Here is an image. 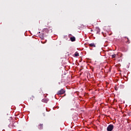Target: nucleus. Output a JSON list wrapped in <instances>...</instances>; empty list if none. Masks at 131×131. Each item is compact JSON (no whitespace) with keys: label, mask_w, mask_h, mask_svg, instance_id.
Here are the masks:
<instances>
[{"label":"nucleus","mask_w":131,"mask_h":131,"mask_svg":"<svg viewBox=\"0 0 131 131\" xmlns=\"http://www.w3.org/2000/svg\"><path fill=\"white\" fill-rule=\"evenodd\" d=\"M64 93H66V91L63 89H61L60 90L58 91L57 93V95L58 96L64 94Z\"/></svg>","instance_id":"1"},{"label":"nucleus","mask_w":131,"mask_h":131,"mask_svg":"<svg viewBox=\"0 0 131 131\" xmlns=\"http://www.w3.org/2000/svg\"><path fill=\"white\" fill-rule=\"evenodd\" d=\"M113 128H114V126L113 124H110L107 127V131H112L113 130Z\"/></svg>","instance_id":"2"},{"label":"nucleus","mask_w":131,"mask_h":131,"mask_svg":"<svg viewBox=\"0 0 131 131\" xmlns=\"http://www.w3.org/2000/svg\"><path fill=\"white\" fill-rule=\"evenodd\" d=\"M89 47H90V48H96V44H95L94 43H91L89 44Z\"/></svg>","instance_id":"3"},{"label":"nucleus","mask_w":131,"mask_h":131,"mask_svg":"<svg viewBox=\"0 0 131 131\" xmlns=\"http://www.w3.org/2000/svg\"><path fill=\"white\" fill-rule=\"evenodd\" d=\"M100 28H99V27H97L96 28V29L95 30V32H96V33L98 34V33H100Z\"/></svg>","instance_id":"4"},{"label":"nucleus","mask_w":131,"mask_h":131,"mask_svg":"<svg viewBox=\"0 0 131 131\" xmlns=\"http://www.w3.org/2000/svg\"><path fill=\"white\" fill-rule=\"evenodd\" d=\"M39 129H42L43 128V124H40L38 126Z\"/></svg>","instance_id":"5"},{"label":"nucleus","mask_w":131,"mask_h":131,"mask_svg":"<svg viewBox=\"0 0 131 131\" xmlns=\"http://www.w3.org/2000/svg\"><path fill=\"white\" fill-rule=\"evenodd\" d=\"M70 39H71V41H75V40H76L75 37H74V36L71 37Z\"/></svg>","instance_id":"6"},{"label":"nucleus","mask_w":131,"mask_h":131,"mask_svg":"<svg viewBox=\"0 0 131 131\" xmlns=\"http://www.w3.org/2000/svg\"><path fill=\"white\" fill-rule=\"evenodd\" d=\"M40 38L41 39H45V37H43V33L39 35Z\"/></svg>","instance_id":"7"},{"label":"nucleus","mask_w":131,"mask_h":131,"mask_svg":"<svg viewBox=\"0 0 131 131\" xmlns=\"http://www.w3.org/2000/svg\"><path fill=\"white\" fill-rule=\"evenodd\" d=\"M74 56H75V57H78V56H79V54H78V53L77 52H75Z\"/></svg>","instance_id":"8"},{"label":"nucleus","mask_w":131,"mask_h":131,"mask_svg":"<svg viewBox=\"0 0 131 131\" xmlns=\"http://www.w3.org/2000/svg\"><path fill=\"white\" fill-rule=\"evenodd\" d=\"M43 31H45V32H49V29H48V28H45L44 29H43Z\"/></svg>","instance_id":"9"},{"label":"nucleus","mask_w":131,"mask_h":131,"mask_svg":"<svg viewBox=\"0 0 131 131\" xmlns=\"http://www.w3.org/2000/svg\"><path fill=\"white\" fill-rule=\"evenodd\" d=\"M41 116H43V117L46 116V112H43Z\"/></svg>","instance_id":"10"},{"label":"nucleus","mask_w":131,"mask_h":131,"mask_svg":"<svg viewBox=\"0 0 131 131\" xmlns=\"http://www.w3.org/2000/svg\"><path fill=\"white\" fill-rule=\"evenodd\" d=\"M112 58H116V54L112 55Z\"/></svg>","instance_id":"11"},{"label":"nucleus","mask_w":131,"mask_h":131,"mask_svg":"<svg viewBox=\"0 0 131 131\" xmlns=\"http://www.w3.org/2000/svg\"><path fill=\"white\" fill-rule=\"evenodd\" d=\"M127 42L128 43H129V39H128V38H127Z\"/></svg>","instance_id":"12"},{"label":"nucleus","mask_w":131,"mask_h":131,"mask_svg":"<svg viewBox=\"0 0 131 131\" xmlns=\"http://www.w3.org/2000/svg\"><path fill=\"white\" fill-rule=\"evenodd\" d=\"M41 43H46V42H42V41H41Z\"/></svg>","instance_id":"13"},{"label":"nucleus","mask_w":131,"mask_h":131,"mask_svg":"<svg viewBox=\"0 0 131 131\" xmlns=\"http://www.w3.org/2000/svg\"><path fill=\"white\" fill-rule=\"evenodd\" d=\"M64 96H66V94H64Z\"/></svg>","instance_id":"14"},{"label":"nucleus","mask_w":131,"mask_h":131,"mask_svg":"<svg viewBox=\"0 0 131 131\" xmlns=\"http://www.w3.org/2000/svg\"><path fill=\"white\" fill-rule=\"evenodd\" d=\"M71 110H74V109H71Z\"/></svg>","instance_id":"15"}]
</instances>
